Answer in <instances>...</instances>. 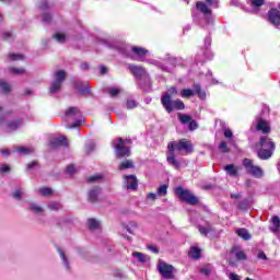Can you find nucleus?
<instances>
[{
  "label": "nucleus",
  "instance_id": "f257e3e1",
  "mask_svg": "<svg viewBox=\"0 0 280 280\" xmlns=\"http://www.w3.org/2000/svg\"><path fill=\"white\" fill-rule=\"evenodd\" d=\"M167 150L166 161L168 165H172L175 170H180V162L176 159V152L191 154L194 152V144L190 141L182 139L178 142H170Z\"/></svg>",
  "mask_w": 280,
  "mask_h": 280
},
{
  "label": "nucleus",
  "instance_id": "f03ea898",
  "mask_svg": "<svg viewBox=\"0 0 280 280\" xmlns=\"http://www.w3.org/2000/svg\"><path fill=\"white\" fill-rule=\"evenodd\" d=\"M63 120L67 124V128H79L84 124V116L78 107H70L63 117Z\"/></svg>",
  "mask_w": 280,
  "mask_h": 280
},
{
  "label": "nucleus",
  "instance_id": "7ed1b4c3",
  "mask_svg": "<svg viewBox=\"0 0 280 280\" xmlns=\"http://www.w3.org/2000/svg\"><path fill=\"white\" fill-rule=\"evenodd\" d=\"M219 3L220 2L218 0H206V2H197L196 8L205 16L206 27L213 25V15L211 14V9L209 8H218Z\"/></svg>",
  "mask_w": 280,
  "mask_h": 280
},
{
  "label": "nucleus",
  "instance_id": "20e7f679",
  "mask_svg": "<svg viewBox=\"0 0 280 280\" xmlns=\"http://www.w3.org/2000/svg\"><path fill=\"white\" fill-rule=\"evenodd\" d=\"M130 143H132L131 140H124V138H118L113 141V148L115 149L117 159H127L130 156V147H128Z\"/></svg>",
  "mask_w": 280,
  "mask_h": 280
},
{
  "label": "nucleus",
  "instance_id": "39448f33",
  "mask_svg": "<svg viewBox=\"0 0 280 280\" xmlns=\"http://www.w3.org/2000/svg\"><path fill=\"white\" fill-rule=\"evenodd\" d=\"M118 51L125 58H131V60H139L141 58V47H132L129 44H120Z\"/></svg>",
  "mask_w": 280,
  "mask_h": 280
},
{
  "label": "nucleus",
  "instance_id": "423d86ee",
  "mask_svg": "<svg viewBox=\"0 0 280 280\" xmlns=\"http://www.w3.org/2000/svg\"><path fill=\"white\" fill-rule=\"evenodd\" d=\"M243 167L249 176H253L254 178H264V168L255 165L253 160L245 158L243 160Z\"/></svg>",
  "mask_w": 280,
  "mask_h": 280
},
{
  "label": "nucleus",
  "instance_id": "0eeeda50",
  "mask_svg": "<svg viewBox=\"0 0 280 280\" xmlns=\"http://www.w3.org/2000/svg\"><path fill=\"white\" fill-rule=\"evenodd\" d=\"M161 104L166 113H173L174 108H176V110H185V103L178 98L174 101L170 100V96H162Z\"/></svg>",
  "mask_w": 280,
  "mask_h": 280
},
{
  "label": "nucleus",
  "instance_id": "6e6552de",
  "mask_svg": "<svg viewBox=\"0 0 280 280\" xmlns=\"http://www.w3.org/2000/svg\"><path fill=\"white\" fill-rule=\"evenodd\" d=\"M67 80V72L65 70H58L55 72V81L50 84L49 93L55 95V93H60L62 89V82Z\"/></svg>",
  "mask_w": 280,
  "mask_h": 280
},
{
  "label": "nucleus",
  "instance_id": "1a4fd4ad",
  "mask_svg": "<svg viewBox=\"0 0 280 280\" xmlns=\"http://www.w3.org/2000/svg\"><path fill=\"white\" fill-rule=\"evenodd\" d=\"M176 196H178L179 200L183 202H187V205H198V197L191 195L188 189L183 187H177L175 189Z\"/></svg>",
  "mask_w": 280,
  "mask_h": 280
},
{
  "label": "nucleus",
  "instance_id": "9d476101",
  "mask_svg": "<svg viewBox=\"0 0 280 280\" xmlns=\"http://www.w3.org/2000/svg\"><path fill=\"white\" fill-rule=\"evenodd\" d=\"M158 271L163 277V279H174V273L176 272V269L174 268V266L163 260H159Z\"/></svg>",
  "mask_w": 280,
  "mask_h": 280
},
{
  "label": "nucleus",
  "instance_id": "9b49d317",
  "mask_svg": "<svg viewBox=\"0 0 280 280\" xmlns=\"http://www.w3.org/2000/svg\"><path fill=\"white\" fill-rule=\"evenodd\" d=\"M122 187L127 191H137L139 189V179H137L136 175H124Z\"/></svg>",
  "mask_w": 280,
  "mask_h": 280
},
{
  "label": "nucleus",
  "instance_id": "f8f14e48",
  "mask_svg": "<svg viewBox=\"0 0 280 280\" xmlns=\"http://www.w3.org/2000/svg\"><path fill=\"white\" fill-rule=\"evenodd\" d=\"M254 124L258 132H261L262 135H270L271 128L268 120L261 118V116H256Z\"/></svg>",
  "mask_w": 280,
  "mask_h": 280
},
{
  "label": "nucleus",
  "instance_id": "ddd939ff",
  "mask_svg": "<svg viewBox=\"0 0 280 280\" xmlns=\"http://www.w3.org/2000/svg\"><path fill=\"white\" fill-rule=\"evenodd\" d=\"M73 86L81 95H89L91 93V86L86 82H82L79 79L73 80Z\"/></svg>",
  "mask_w": 280,
  "mask_h": 280
},
{
  "label": "nucleus",
  "instance_id": "4468645a",
  "mask_svg": "<svg viewBox=\"0 0 280 280\" xmlns=\"http://www.w3.org/2000/svg\"><path fill=\"white\" fill-rule=\"evenodd\" d=\"M268 19L271 25H275L278 30H280V11L279 9H271L268 12Z\"/></svg>",
  "mask_w": 280,
  "mask_h": 280
},
{
  "label": "nucleus",
  "instance_id": "2eb2a0df",
  "mask_svg": "<svg viewBox=\"0 0 280 280\" xmlns=\"http://www.w3.org/2000/svg\"><path fill=\"white\" fill-rule=\"evenodd\" d=\"M258 145L266 150H275L276 148L275 141H272L271 138H268V136L260 137Z\"/></svg>",
  "mask_w": 280,
  "mask_h": 280
},
{
  "label": "nucleus",
  "instance_id": "dca6fc26",
  "mask_svg": "<svg viewBox=\"0 0 280 280\" xmlns=\"http://www.w3.org/2000/svg\"><path fill=\"white\" fill-rule=\"evenodd\" d=\"M50 145L52 148H60V145H63L65 148H69V140H67V137L65 136L52 138L50 140Z\"/></svg>",
  "mask_w": 280,
  "mask_h": 280
},
{
  "label": "nucleus",
  "instance_id": "f3484780",
  "mask_svg": "<svg viewBox=\"0 0 280 280\" xmlns=\"http://www.w3.org/2000/svg\"><path fill=\"white\" fill-rule=\"evenodd\" d=\"M102 194V188L98 186H95L89 190V202H97V198H100V195Z\"/></svg>",
  "mask_w": 280,
  "mask_h": 280
},
{
  "label": "nucleus",
  "instance_id": "a211bd4d",
  "mask_svg": "<svg viewBox=\"0 0 280 280\" xmlns=\"http://www.w3.org/2000/svg\"><path fill=\"white\" fill-rule=\"evenodd\" d=\"M224 170L225 174H228V176H231L232 178H237L240 176V166H236L234 164H228Z\"/></svg>",
  "mask_w": 280,
  "mask_h": 280
},
{
  "label": "nucleus",
  "instance_id": "6ab92c4d",
  "mask_svg": "<svg viewBox=\"0 0 280 280\" xmlns=\"http://www.w3.org/2000/svg\"><path fill=\"white\" fill-rule=\"evenodd\" d=\"M141 77L144 84V91H150V89H152V82L150 81V75L148 74V72H145L143 68L141 69Z\"/></svg>",
  "mask_w": 280,
  "mask_h": 280
},
{
  "label": "nucleus",
  "instance_id": "aec40b11",
  "mask_svg": "<svg viewBox=\"0 0 280 280\" xmlns=\"http://www.w3.org/2000/svg\"><path fill=\"white\" fill-rule=\"evenodd\" d=\"M272 152H275V149H264L261 148L258 151V156L262 160L266 161L268 159H270V156H272Z\"/></svg>",
  "mask_w": 280,
  "mask_h": 280
},
{
  "label": "nucleus",
  "instance_id": "412c9836",
  "mask_svg": "<svg viewBox=\"0 0 280 280\" xmlns=\"http://www.w3.org/2000/svg\"><path fill=\"white\" fill-rule=\"evenodd\" d=\"M197 229L203 237H207L209 233H213V226H211V224L198 225Z\"/></svg>",
  "mask_w": 280,
  "mask_h": 280
},
{
  "label": "nucleus",
  "instance_id": "4be33fe9",
  "mask_svg": "<svg viewBox=\"0 0 280 280\" xmlns=\"http://www.w3.org/2000/svg\"><path fill=\"white\" fill-rule=\"evenodd\" d=\"M128 69L130 71V73H132V75H135V78H137V80H141V67L139 66H135V65H129Z\"/></svg>",
  "mask_w": 280,
  "mask_h": 280
},
{
  "label": "nucleus",
  "instance_id": "5701e85b",
  "mask_svg": "<svg viewBox=\"0 0 280 280\" xmlns=\"http://www.w3.org/2000/svg\"><path fill=\"white\" fill-rule=\"evenodd\" d=\"M132 167H135V162L131 160H126L118 165L119 172H124V170H132Z\"/></svg>",
  "mask_w": 280,
  "mask_h": 280
},
{
  "label": "nucleus",
  "instance_id": "b1692460",
  "mask_svg": "<svg viewBox=\"0 0 280 280\" xmlns=\"http://www.w3.org/2000/svg\"><path fill=\"white\" fill-rule=\"evenodd\" d=\"M272 226L270 228L271 233H279L280 231V219L279 217H273L271 219Z\"/></svg>",
  "mask_w": 280,
  "mask_h": 280
},
{
  "label": "nucleus",
  "instance_id": "393cba45",
  "mask_svg": "<svg viewBox=\"0 0 280 280\" xmlns=\"http://www.w3.org/2000/svg\"><path fill=\"white\" fill-rule=\"evenodd\" d=\"M144 56H150V50L145 48H141V61L149 62V65H156V60L154 59H145Z\"/></svg>",
  "mask_w": 280,
  "mask_h": 280
},
{
  "label": "nucleus",
  "instance_id": "a878e982",
  "mask_svg": "<svg viewBox=\"0 0 280 280\" xmlns=\"http://www.w3.org/2000/svg\"><path fill=\"white\" fill-rule=\"evenodd\" d=\"M0 91L4 95H8V93L12 91V86L10 85V83L5 82L4 80H0Z\"/></svg>",
  "mask_w": 280,
  "mask_h": 280
},
{
  "label": "nucleus",
  "instance_id": "bb28decb",
  "mask_svg": "<svg viewBox=\"0 0 280 280\" xmlns=\"http://www.w3.org/2000/svg\"><path fill=\"white\" fill-rule=\"evenodd\" d=\"M238 237H242V240H245L246 242H248V240H250V233H248V230L246 229H238L236 231Z\"/></svg>",
  "mask_w": 280,
  "mask_h": 280
},
{
  "label": "nucleus",
  "instance_id": "cd10ccee",
  "mask_svg": "<svg viewBox=\"0 0 280 280\" xmlns=\"http://www.w3.org/2000/svg\"><path fill=\"white\" fill-rule=\"evenodd\" d=\"M105 93H108V95H110V97H117V95L120 93V91L118 88L108 86V88H105Z\"/></svg>",
  "mask_w": 280,
  "mask_h": 280
},
{
  "label": "nucleus",
  "instance_id": "c85d7f7f",
  "mask_svg": "<svg viewBox=\"0 0 280 280\" xmlns=\"http://www.w3.org/2000/svg\"><path fill=\"white\" fill-rule=\"evenodd\" d=\"M21 126H23V119H18L8 124L10 130H16L18 128H21Z\"/></svg>",
  "mask_w": 280,
  "mask_h": 280
},
{
  "label": "nucleus",
  "instance_id": "c756f323",
  "mask_svg": "<svg viewBox=\"0 0 280 280\" xmlns=\"http://www.w3.org/2000/svg\"><path fill=\"white\" fill-rule=\"evenodd\" d=\"M88 226L91 231H95L96 229H100V221L95 219H89Z\"/></svg>",
  "mask_w": 280,
  "mask_h": 280
},
{
  "label": "nucleus",
  "instance_id": "7c9ffc66",
  "mask_svg": "<svg viewBox=\"0 0 280 280\" xmlns=\"http://www.w3.org/2000/svg\"><path fill=\"white\" fill-rule=\"evenodd\" d=\"M177 94H178V89H176V86H172L166 91L165 94L162 95V97H168V100H172V96Z\"/></svg>",
  "mask_w": 280,
  "mask_h": 280
},
{
  "label": "nucleus",
  "instance_id": "2f4dec72",
  "mask_svg": "<svg viewBox=\"0 0 280 280\" xmlns=\"http://www.w3.org/2000/svg\"><path fill=\"white\" fill-rule=\"evenodd\" d=\"M189 257H191V259H200V248L191 247L189 252Z\"/></svg>",
  "mask_w": 280,
  "mask_h": 280
},
{
  "label": "nucleus",
  "instance_id": "473e14b6",
  "mask_svg": "<svg viewBox=\"0 0 280 280\" xmlns=\"http://www.w3.org/2000/svg\"><path fill=\"white\" fill-rule=\"evenodd\" d=\"M16 152H19V154H32L34 153V149L26 147H16Z\"/></svg>",
  "mask_w": 280,
  "mask_h": 280
},
{
  "label": "nucleus",
  "instance_id": "72a5a7b5",
  "mask_svg": "<svg viewBox=\"0 0 280 280\" xmlns=\"http://www.w3.org/2000/svg\"><path fill=\"white\" fill-rule=\"evenodd\" d=\"M168 62L170 65H172V67H179L180 65H183V59L176 57H168Z\"/></svg>",
  "mask_w": 280,
  "mask_h": 280
},
{
  "label": "nucleus",
  "instance_id": "f704fd0d",
  "mask_svg": "<svg viewBox=\"0 0 280 280\" xmlns=\"http://www.w3.org/2000/svg\"><path fill=\"white\" fill-rule=\"evenodd\" d=\"M23 194H25L23 191V188H16L15 191L12 192V198H14L15 200H22Z\"/></svg>",
  "mask_w": 280,
  "mask_h": 280
},
{
  "label": "nucleus",
  "instance_id": "c9c22d12",
  "mask_svg": "<svg viewBox=\"0 0 280 280\" xmlns=\"http://www.w3.org/2000/svg\"><path fill=\"white\" fill-rule=\"evenodd\" d=\"M201 275H206V277H209L213 272V267L211 265H206L200 269Z\"/></svg>",
  "mask_w": 280,
  "mask_h": 280
},
{
  "label": "nucleus",
  "instance_id": "e433bc0d",
  "mask_svg": "<svg viewBox=\"0 0 280 280\" xmlns=\"http://www.w3.org/2000/svg\"><path fill=\"white\" fill-rule=\"evenodd\" d=\"M178 119L180 124H189L191 121V116L187 114H178Z\"/></svg>",
  "mask_w": 280,
  "mask_h": 280
},
{
  "label": "nucleus",
  "instance_id": "4c0bfd02",
  "mask_svg": "<svg viewBox=\"0 0 280 280\" xmlns=\"http://www.w3.org/2000/svg\"><path fill=\"white\" fill-rule=\"evenodd\" d=\"M38 194H40V196H51L54 190H51L49 187H43L38 189Z\"/></svg>",
  "mask_w": 280,
  "mask_h": 280
},
{
  "label": "nucleus",
  "instance_id": "58836bf2",
  "mask_svg": "<svg viewBox=\"0 0 280 280\" xmlns=\"http://www.w3.org/2000/svg\"><path fill=\"white\" fill-rule=\"evenodd\" d=\"M158 196H167V185L163 184L161 185L159 188H158V191H156Z\"/></svg>",
  "mask_w": 280,
  "mask_h": 280
},
{
  "label": "nucleus",
  "instance_id": "ea45409f",
  "mask_svg": "<svg viewBox=\"0 0 280 280\" xmlns=\"http://www.w3.org/2000/svg\"><path fill=\"white\" fill-rule=\"evenodd\" d=\"M194 93L195 92L191 89H184L180 91L182 97H192Z\"/></svg>",
  "mask_w": 280,
  "mask_h": 280
},
{
  "label": "nucleus",
  "instance_id": "a19ab883",
  "mask_svg": "<svg viewBox=\"0 0 280 280\" xmlns=\"http://www.w3.org/2000/svg\"><path fill=\"white\" fill-rule=\"evenodd\" d=\"M48 209H50L51 211H58V210L62 209V203L51 202L48 205Z\"/></svg>",
  "mask_w": 280,
  "mask_h": 280
},
{
  "label": "nucleus",
  "instance_id": "79ce46f5",
  "mask_svg": "<svg viewBox=\"0 0 280 280\" xmlns=\"http://www.w3.org/2000/svg\"><path fill=\"white\" fill-rule=\"evenodd\" d=\"M58 253H59V255H60V257H61V259H62L67 270H69V268H70L69 267V260L67 259V256L65 255V252H62V249L58 248Z\"/></svg>",
  "mask_w": 280,
  "mask_h": 280
},
{
  "label": "nucleus",
  "instance_id": "37998d69",
  "mask_svg": "<svg viewBox=\"0 0 280 280\" xmlns=\"http://www.w3.org/2000/svg\"><path fill=\"white\" fill-rule=\"evenodd\" d=\"M219 150L223 154H228V152H230L229 147L226 145V142H224V141L220 142Z\"/></svg>",
  "mask_w": 280,
  "mask_h": 280
},
{
  "label": "nucleus",
  "instance_id": "c03bdc74",
  "mask_svg": "<svg viewBox=\"0 0 280 280\" xmlns=\"http://www.w3.org/2000/svg\"><path fill=\"white\" fill-rule=\"evenodd\" d=\"M30 209H31V211H33L34 213H43V208H40V207L37 206L36 203H30Z\"/></svg>",
  "mask_w": 280,
  "mask_h": 280
},
{
  "label": "nucleus",
  "instance_id": "a18cd8bd",
  "mask_svg": "<svg viewBox=\"0 0 280 280\" xmlns=\"http://www.w3.org/2000/svg\"><path fill=\"white\" fill-rule=\"evenodd\" d=\"M54 38H56L57 43H65L67 35L58 33L54 35Z\"/></svg>",
  "mask_w": 280,
  "mask_h": 280
},
{
  "label": "nucleus",
  "instance_id": "49530a36",
  "mask_svg": "<svg viewBox=\"0 0 280 280\" xmlns=\"http://www.w3.org/2000/svg\"><path fill=\"white\" fill-rule=\"evenodd\" d=\"M266 3V0H250L253 8H261Z\"/></svg>",
  "mask_w": 280,
  "mask_h": 280
},
{
  "label": "nucleus",
  "instance_id": "de8ad7c7",
  "mask_svg": "<svg viewBox=\"0 0 280 280\" xmlns=\"http://www.w3.org/2000/svg\"><path fill=\"white\" fill-rule=\"evenodd\" d=\"M24 56L21 54H9V60H23Z\"/></svg>",
  "mask_w": 280,
  "mask_h": 280
},
{
  "label": "nucleus",
  "instance_id": "09e8293b",
  "mask_svg": "<svg viewBox=\"0 0 280 280\" xmlns=\"http://www.w3.org/2000/svg\"><path fill=\"white\" fill-rule=\"evenodd\" d=\"M235 257L240 261H244V259H246V254L243 250H238L235 253Z\"/></svg>",
  "mask_w": 280,
  "mask_h": 280
},
{
  "label": "nucleus",
  "instance_id": "8fccbe9b",
  "mask_svg": "<svg viewBox=\"0 0 280 280\" xmlns=\"http://www.w3.org/2000/svg\"><path fill=\"white\" fill-rule=\"evenodd\" d=\"M137 106H139V104L135 100H128L127 101V108L128 109L137 108Z\"/></svg>",
  "mask_w": 280,
  "mask_h": 280
},
{
  "label": "nucleus",
  "instance_id": "3c124183",
  "mask_svg": "<svg viewBox=\"0 0 280 280\" xmlns=\"http://www.w3.org/2000/svg\"><path fill=\"white\" fill-rule=\"evenodd\" d=\"M66 174H69V176H73L75 174V166L73 164H70L66 168Z\"/></svg>",
  "mask_w": 280,
  "mask_h": 280
},
{
  "label": "nucleus",
  "instance_id": "603ef678",
  "mask_svg": "<svg viewBox=\"0 0 280 280\" xmlns=\"http://www.w3.org/2000/svg\"><path fill=\"white\" fill-rule=\"evenodd\" d=\"M147 249L154 253V255H159V247H156V245L148 244Z\"/></svg>",
  "mask_w": 280,
  "mask_h": 280
},
{
  "label": "nucleus",
  "instance_id": "864d4df0",
  "mask_svg": "<svg viewBox=\"0 0 280 280\" xmlns=\"http://www.w3.org/2000/svg\"><path fill=\"white\" fill-rule=\"evenodd\" d=\"M10 71L11 73H15V75H21L25 73V69L23 68H11Z\"/></svg>",
  "mask_w": 280,
  "mask_h": 280
},
{
  "label": "nucleus",
  "instance_id": "5fc2aeb1",
  "mask_svg": "<svg viewBox=\"0 0 280 280\" xmlns=\"http://www.w3.org/2000/svg\"><path fill=\"white\" fill-rule=\"evenodd\" d=\"M102 175H93V176H90V177H88V183H95V182H97V180H102Z\"/></svg>",
  "mask_w": 280,
  "mask_h": 280
},
{
  "label": "nucleus",
  "instance_id": "6e6d98bb",
  "mask_svg": "<svg viewBox=\"0 0 280 280\" xmlns=\"http://www.w3.org/2000/svg\"><path fill=\"white\" fill-rule=\"evenodd\" d=\"M198 128V122L196 120H190L188 125L189 130H196Z\"/></svg>",
  "mask_w": 280,
  "mask_h": 280
},
{
  "label": "nucleus",
  "instance_id": "4d7b16f0",
  "mask_svg": "<svg viewBox=\"0 0 280 280\" xmlns=\"http://www.w3.org/2000/svg\"><path fill=\"white\" fill-rule=\"evenodd\" d=\"M38 166V161H33L32 163L27 164V170H36Z\"/></svg>",
  "mask_w": 280,
  "mask_h": 280
},
{
  "label": "nucleus",
  "instance_id": "13d9d810",
  "mask_svg": "<svg viewBox=\"0 0 280 280\" xmlns=\"http://www.w3.org/2000/svg\"><path fill=\"white\" fill-rule=\"evenodd\" d=\"M43 22H44V23H51V14L45 13V14L43 15Z\"/></svg>",
  "mask_w": 280,
  "mask_h": 280
},
{
  "label": "nucleus",
  "instance_id": "bf43d9fd",
  "mask_svg": "<svg viewBox=\"0 0 280 280\" xmlns=\"http://www.w3.org/2000/svg\"><path fill=\"white\" fill-rule=\"evenodd\" d=\"M93 150H95V143L90 142V143L86 145V152H88V154H91V152H93Z\"/></svg>",
  "mask_w": 280,
  "mask_h": 280
},
{
  "label": "nucleus",
  "instance_id": "052dcab7",
  "mask_svg": "<svg viewBox=\"0 0 280 280\" xmlns=\"http://www.w3.org/2000/svg\"><path fill=\"white\" fill-rule=\"evenodd\" d=\"M49 8V3L47 0H43L39 4V10H47Z\"/></svg>",
  "mask_w": 280,
  "mask_h": 280
},
{
  "label": "nucleus",
  "instance_id": "680f3d73",
  "mask_svg": "<svg viewBox=\"0 0 280 280\" xmlns=\"http://www.w3.org/2000/svg\"><path fill=\"white\" fill-rule=\"evenodd\" d=\"M257 258L262 259L264 261H268V256H266V253L264 252H259Z\"/></svg>",
  "mask_w": 280,
  "mask_h": 280
},
{
  "label": "nucleus",
  "instance_id": "e2e57ef3",
  "mask_svg": "<svg viewBox=\"0 0 280 280\" xmlns=\"http://www.w3.org/2000/svg\"><path fill=\"white\" fill-rule=\"evenodd\" d=\"M0 172H1V174H5V172H10V166L8 164H3L0 167Z\"/></svg>",
  "mask_w": 280,
  "mask_h": 280
},
{
  "label": "nucleus",
  "instance_id": "0e129e2a",
  "mask_svg": "<svg viewBox=\"0 0 280 280\" xmlns=\"http://www.w3.org/2000/svg\"><path fill=\"white\" fill-rule=\"evenodd\" d=\"M2 38H3V40H10V38H12V33H10V32L3 33Z\"/></svg>",
  "mask_w": 280,
  "mask_h": 280
},
{
  "label": "nucleus",
  "instance_id": "69168bd1",
  "mask_svg": "<svg viewBox=\"0 0 280 280\" xmlns=\"http://www.w3.org/2000/svg\"><path fill=\"white\" fill-rule=\"evenodd\" d=\"M147 198H148V200H156V194H154V192H149V194L147 195Z\"/></svg>",
  "mask_w": 280,
  "mask_h": 280
},
{
  "label": "nucleus",
  "instance_id": "338daca9",
  "mask_svg": "<svg viewBox=\"0 0 280 280\" xmlns=\"http://www.w3.org/2000/svg\"><path fill=\"white\" fill-rule=\"evenodd\" d=\"M205 45H206V47H211V37L210 36H207L205 38Z\"/></svg>",
  "mask_w": 280,
  "mask_h": 280
},
{
  "label": "nucleus",
  "instance_id": "774afa93",
  "mask_svg": "<svg viewBox=\"0 0 280 280\" xmlns=\"http://www.w3.org/2000/svg\"><path fill=\"white\" fill-rule=\"evenodd\" d=\"M230 280H241L237 273H230Z\"/></svg>",
  "mask_w": 280,
  "mask_h": 280
}]
</instances>
